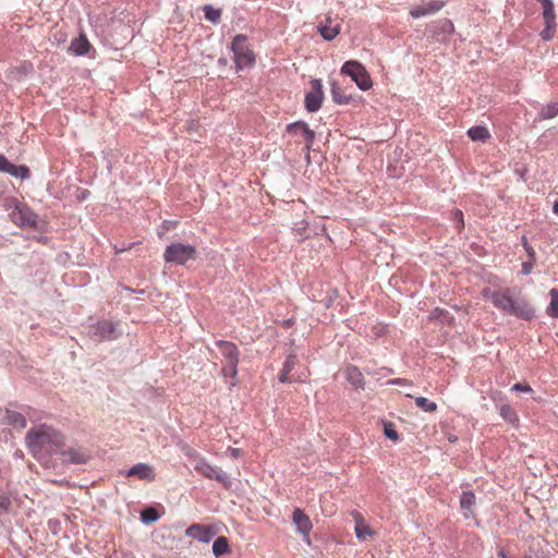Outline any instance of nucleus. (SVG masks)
I'll list each match as a JSON object with an SVG mask.
<instances>
[{
    "mask_svg": "<svg viewBox=\"0 0 558 558\" xmlns=\"http://www.w3.org/2000/svg\"><path fill=\"white\" fill-rule=\"evenodd\" d=\"M218 531L213 525H206L201 523L191 524L184 532L185 536L192 537L201 543H209Z\"/></svg>",
    "mask_w": 558,
    "mask_h": 558,
    "instance_id": "9b49d317",
    "label": "nucleus"
},
{
    "mask_svg": "<svg viewBox=\"0 0 558 558\" xmlns=\"http://www.w3.org/2000/svg\"><path fill=\"white\" fill-rule=\"evenodd\" d=\"M229 385H230L231 387H233V386H235V385H236V383H235V381H231Z\"/></svg>",
    "mask_w": 558,
    "mask_h": 558,
    "instance_id": "4d7b16f0",
    "label": "nucleus"
},
{
    "mask_svg": "<svg viewBox=\"0 0 558 558\" xmlns=\"http://www.w3.org/2000/svg\"><path fill=\"white\" fill-rule=\"evenodd\" d=\"M466 134L472 141H480V142H485L486 140H488L490 137V133H489L488 129L483 125L471 126L468 130Z\"/></svg>",
    "mask_w": 558,
    "mask_h": 558,
    "instance_id": "5701e85b",
    "label": "nucleus"
},
{
    "mask_svg": "<svg viewBox=\"0 0 558 558\" xmlns=\"http://www.w3.org/2000/svg\"><path fill=\"white\" fill-rule=\"evenodd\" d=\"M14 202L15 206L9 215L11 221L21 228L34 227L38 216L27 205Z\"/></svg>",
    "mask_w": 558,
    "mask_h": 558,
    "instance_id": "1a4fd4ad",
    "label": "nucleus"
},
{
    "mask_svg": "<svg viewBox=\"0 0 558 558\" xmlns=\"http://www.w3.org/2000/svg\"><path fill=\"white\" fill-rule=\"evenodd\" d=\"M521 244H522L523 248L530 245L527 238L525 235L521 236Z\"/></svg>",
    "mask_w": 558,
    "mask_h": 558,
    "instance_id": "09e8293b",
    "label": "nucleus"
},
{
    "mask_svg": "<svg viewBox=\"0 0 558 558\" xmlns=\"http://www.w3.org/2000/svg\"><path fill=\"white\" fill-rule=\"evenodd\" d=\"M159 518V512L153 507H148L141 511V521L146 525L155 523Z\"/></svg>",
    "mask_w": 558,
    "mask_h": 558,
    "instance_id": "c85d7f7f",
    "label": "nucleus"
},
{
    "mask_svg": "<svg viewBox=\"0 0 558 558\" xmlns=\"http://www.w3.org/2000/svg\"><path fill=\"white\" fill-rule=\"evenodd\" d=\"M11 499L8 496L0 495V515L8 513L11 508Z\"/></svg>",
    "mask_w": 558,
    "mask_h": 558,
    "instance_id": "4c0bfd02",
    "label": "nucleus"
},
{
    "mask_svg": "<svg viewBox=\"0 0 558 558\" xmlns=\"http://www.w3.org/2000/svg\"><path fill=\"white\" fill-rule=\"evenodd\" d=\"M405 381V379H402V378H395V379H391L388 381V384L390 385H401Z\"/></svg>",
    "mask_w": 558,
    "mask_h": 558,
    "instance_id": "de8ad7c7",
    "label": "nucleus"
},
{
    "mask_svg": "<svg viewBox=\"0 0 558 558\" xmlns=\"http://www.w3.org/2000/svg\"><path fill=\"white\" fill-rule=\"evenodd\" d=\"M216 345L227 360V363H239L240 351L233 342L218 340L216 341Z\"/></svg>",
    "mask_w": 558,
    "mask_h": 558,
    "instance_id": "f3484780",
    "label": "nucleus"
},
{
    "mask_svg": "<svg viewBox=\"0 0 558 558\" xmlns=\"http://www.w3.org/2000/svg\"><path fill=\"white\" fill-rule=\"evenodd\" d=\"M415 404L424 412L430 413L437 410V404L425 397L415 398Z\"/></svg>",
    "mask_w": 558,
    "mask_h": 558,
    "instance_id": "2f4dec72",
    "label": "nucleus"
},
{
    "mask_svg": "<svg viewBox=\"0 0 558 558\" xmlns=\"http://www.w3.org/2000/svg\"><path fill=\"white\" fill-rule=\"evenodd\" d=\"M197 256L198 253L194 245L181 242L170 243L163 252V259L167 264L180 266H184L189 262L196 260Z\"/></svg>",
    "mask_w": 558,
    "mask_h": 558,
    "instance_id": "20e7f679",
    "label": "nucleus"
},
{
    "mask_svg": "<svg viewBox=\"0 0 558 558\" xmlns=\"http://www.w3.org/2000/svg\"><path fill=\"white\" fill-rule=\"evenodd\" d=\"M536 1L539 2L542 5V9H543L542 15H543L544 23H545V27L539 33V36L544 41H549L554 38L555 33H556V27H557L556 12H555V8H554V3L551 0H536Z\"/></svg>",
    "mask_w": 558,
    "mask_h": 558,
    "instance_id": "0eeeda50",
    "label": "nucleus"
},
{
    "mask_svg": "<svg viewBox=\"0 0 558 558\" xmlns=\"http://www.w3.org/2000/svg\"><path fill=\"white\" fill-rule=\"evenodd\" d=\"M524 251L526 252V254L529 256V260L536 262V253L531 245L524 247Z\"/></svg>",
    "mask_w": 558,
    "mask_h": 558,
    "instance_id": "a18cd8bd",
    "label": "nucleus"
},
{
    "mask_svg": "<svg viewBox=\"0 0 558 558\" xmlns=\"http://www.w3.org/2000/svg\"><path fill=\"white\" fill-rule=\"evenodd\" d=\"M511 390L518 392H531L532 387L526 383H517L512 386Z\"/></svg>",
    "mask_w": 558,
    "mask_h": 558,
    "instance_id": "ea45409f",
    "label": "nucleus"
},
{
    "mask_svg": "<svg viewBox=\"0 0 558 558\" xmlns=\"http://www.w3.org/2000/svg\"><path fill=\"white\" fill-rule=\"evenodd\" d=\"M88 194H89V191H87V190H83V191L81 192L80 198H81V199H84V198H86V197H87V195H88Z\"/></svg>",
    "mask_w": 558,
    "mask_h": 558,
    "instance_id": "3c124183",
    "label": "nucleus"
},
{
    "mask_svg": "<svg viewBox=\"0 0 558 558\" xmlns=\"http://www.w3.org/2000/svg\"><path fill=\"white\" fill-rule=\"evenodd\" d=\"M344 377L356 390H364L365 380L362 372L355 365H348L344 369Z\"/></svg>",
    "mask_w": 558,
    "mask_h": 558,
    "instance_id": "a211bd4d",
    "label": "nucleus"
},
{
    "mask_svg": "<svg viewBox=\"0 0 558 558\" xmlns=\"http://www.w3.org/2000/svg\"><path fill=\"white\" fill-rule=\"evenodd\" d=\"M230 50L233 52V61L236 72L254 66L256 61L255 53L247 44L246 35L236 34L231 41Z\"/></svg>",
    "mask_w": 558,
    "mask_h": 558,
    "instance_id": "7ed1b4c3",
    "label": "nucleus"
},
{
    "mask_svg": "<svg viewBox=\"0 0 558 558\" xmlns=\"http://www.w3.org/2000/svg\"><path fill=\"white\" fill-rule=\"evenodd\" d=\"M558 116V102H550L543 106L538 112V120H548Z\"/></svg>",
    "mask_w": 558,
    "mask_h": 558,
    "instance_id": "a878e982",
    "label": "nucleus"
},
{
    "mask_svg": "<svg viewBox=\"0 0 558 558\" xmlns=\"http://www.w3.org/2000/svg\"><path fill=\"white\" fill-rule=\"evenodd\" d=\"M57 525H58V521H52V520L49 521V526L51 530L54 531V529H57Z\"/></svg>",
    "mask_w": 558,
    "mask_h": 558,
    "instance_id": "603ef678",
    "label": "nucleus"
},
{
    "mask_svg": "<svg viewBox=\"0 0 558 558\" xmlns=\"http://www.w3.org/2000/svg\"><path fill=\"white\" fill-rule=\"evenodd\" d=\"M550 303L546 310V313L551 318H558V290L551 289L549 291Z\"/></svg>",
    "mask_w": 558,
    "mask_h": 558,
    "instance_id": "c756f323",
    "label": "nucleus"
},
{
    "mask_svg": "<svg viewBox=\"0 0 558 558\" xmlns=\"http://www.w3.org/2000/svg\"><path fill=\"white\" fill-rule=\"evenodd\" d=\"M499 414L507 423L511 425H517L519 423L517 413L509 404H502L499 408Z\"/></svg>",
    "mask_w": 558,
    "mask_h": 558,
    "instance_id": "393cba45",
    "label": "nucleus"
},
{
    "mask_svg": "<svg viewBox=\"0 0 558 558\" xmlns=\"http://www.w3.org/2000/svg\"><path fill=\"white\" fill-rule=\"evenodd\" d=\"M448 315H449V312L447 310H444V308H440V307H436L432 312V317L436 318V319H447Z\"/></svg>",
    "mask_w": 558,
    "mask_h": 558,
    "instance_id": "58836bf2",
    "label": "nucleus"
},
{
    "mask_svg": "<svg viewBox=\"0 0 558 558\" xmlns=\"http://www.w3.org/2000/svg\"><path fill=\"white\" fill-rule=\"evenodd\" d=\"M13 166L14 163H12L7 157L0 155V172L9 174Z\"/></svg>",
    "mask_w": 558,
    "mask_h": 558,
    "instance_id": "e433bc0d",
    "label": "nucleus"
},
{
    "mask_svg": "<svg viewBox=\"0 0 558 558\" xmlns=\"http://www.w3.org/2000/svg\"><path fill=\"white\" fill-rule=\"evenodd\" d=\"M90 49L92 45L87 37L81 34L78 37L72 39L68 51L73 56L83 57L86 56Z\"/></svg>",
    "mask_w": 558,
    "mask_h": 558,
    "instance_id": "6ab92c4d",
    "label": "nucleus"
},
{
    "mask_svg": "<svg viewBox=\"0 0 558 558\" xmlns=\"http://www.w3.org/2000/svg\"><path fill=\"white\" fill-rule=\"evenodd\" d=\"M331 303H332V299H331V298H329V299L327 300V302H326V306H327V307H329V306L331 305Z\"/></svg>",
    "mask_w": 558,
    "mask_h": 558,
    "instance_id": "5fc2aeb1",
    "label": "nucleus"
},
{
    "mask_svg": "<svg viewBox=\"0 0 558 558\" xmlns=\"http://www.w3.org/2000/svg\"><path fill=\"white\" fill-rule=\"evenodd\" d=\"M318 32L325 40L330 41L333 38H336L337 35L340 33V25H336V26L320 25V26H318Z\"/></svg>",
    "mask_w": 558,
    "mask_h": 558,
    "instance_id": "cd10ccee",
    "label": "nucleus"
},
{
    "mask_svg": "<svg viewBox=\"0 0 558 558\" xmlns=\"http://www.w3.org/2000/svg\"><path fill=\"white\" fill-rule=\"evenodd\" d=\"M5 420H7L8 424L12 425L13 427H17L21 429L26 427V418L20 412L8 409L5 411Z\"/></svg>",
    "mask_w": 558,
    "mask_h": 558,
    "instance_id": "4be33fe9",
    "label": "nucleus"
},
{
    "mask_svg": "<svg viewBox=\"0 0 558 558\" xmlns=\"http://www.w3.org/2000/svg\"><path fill=\"white\" fill-rule=\"evenodd\" d=\"M553 211H554L555 215L558 216V199L554 203Z\"/></svg>",
    "mask_w": 558,
    "mask_h": 558,
    "instance_id": "864d4df0",
    "label": "nucleus"
},
{
    "mask_svg": "<svg viewBox=\"0 0 558 558\" xmlns=\"http://www.w3.org/2000/svg\"><path fill=\"white\" fill-rule=\"evenodd\" d=\"M384 435L392 441H398L400 438L393 423L387 421H384Z\"/></svg>",
    "mask_w": 558,
    "mask_h": 558,
    "instance_id": "473e14b6",
    "label": "nucleus"
},
{
    "mask_svg": "<svg viewBox=\"0 0 558 558\" xmlns=\"http://www.w3.org/2000/svg\"><path fill=\"white\" fill-rule=\"evenodd\" d=\"M89 333L97 341H110L117 339V324L112 320H100L90 326Z\"/></svg>",
    "mask_w": 558,
    "mask_h": 558,
    "instance_id": "9d476101",
    "label": "nucleus"
},
{
    "mask_svg": "<svg viewBox=\"0 0 558 558\" xmlns=\"http://www.w3.org/2000/svg\"><path fill=\"white\" fill-rule=\"evenodd\" d=\"M227 453H228L230 457H232V458H234V459H238V458H240V457L242 456L243 451H242V449H240V448L229 447V448L227 449Z\"/></svg>",
    "mask_w": 558,
    "mask_h": 558,
    "instance_id": "37998d69",
    "label": "nucleus"
},
{
    "mask_svg": "<svg viewBox=\"0 0 558 558\" xmlns=\"http://www.w3.org/2000/svg\"><path fill=\"white\" fill-rule=\"evenodd\" d=\"M125 475L128 477L135 476L142 481H147V482H151L156 477L153 466H150L147 463H142V462L136 463L132 468H130L125 472Z\"/></svg>",
    "mask_w": 558,
    "mask_h": 558,
    "instance_id": "dca6fc26",
    "label": "nucleus"
},
{
    "mask_svg": "<svg viewBox=\"0 0 558 558\" xmlns=\"http://www.w3.org/2000/svg\"><path fill=\"white\" fill-rule=\"evenodd\" d=\"M311 89L305 93L304 108L307 112H317L323 105L324 100V88L320 78H312L310 81Z\"/></svg>",
    "mask_w": 558,
    "mask_h": 558,
    "instance_id": "6e6552de",
    "label": "nucleus"
},
{
    "mask_svg": "<svg viewBox=\"0 0 558 558\" xmlns=\"http://www.w3.org/2000/svg\"><path fill=\"white\" fill-rule=\"evenodd\" d=\"M218 64L221 66H226L228 64V60L226 58H219Z\"/></svg>",
    "mask_w": 558,
    "mask_h": 558,
    "instance_id": "8fccbe9b",
    "label": "nucleus"
},
{
    "mask_svg": "<svg viewBox=\"0 0 558 558\" xmlns=\"http://www.w3.org/2000/svg\"><path fill=\"white\" fill-rule=\"evenodd\" d=\"M289 374L290 373H284V371L281 369L280 373L278 374V380L282 384L291 383L292 378L289 377Z\"/></svg>",
    "mask_w": 558,
    "mask_h": 558,
    "instance_id": "c03bdc74",
    "label": "nucleus"
},
{
    "mask_svg": "<svg viewBox=\"0 0 558 558\" xmlns=\"http://www.w3.org/2000/svg\"><path fill=\"white\" fill-rule=\"evenodd\" d=\"M330 94L332 101L337 105H348L352 100V96L345 95L336 81L330 84Z\"/></svg>",
    "mask_w": 558,
    "mask_h": 558,
    "instance_id": "412c9836",
    "label": "nucleus"
},
{
    "mask_svg": "<svg viewBox=\"0 0 558 558\" xmlns=\"http://www.w3.org/2000/svg\"><path fill=\"white\" fill-rule=\"evenodd\" d=\"M444 31H448V32H452L453 31V24L451 21H445V24H444V27H442Z\"/></svg>",
    "mask_w": 558,
    "mask_h": 558,
    "instance_id": "49530a36",
    "label": "nucleus"
},
{
    "mask_svg": "<svg viewBox=\"0 0 558 558\" xmlns=\"http://www.w3.org/2000/svg\"><path fill=\"white\" fill-rule=\"evenodd\" d=\"M287 132L291 135L301 134L305 138V148L308 151L315 141V132L310 129L305 121H295L287 125Z\"/></svg>",
    "mask_w": 558,
    "mask_h": 558,
    "instance_id": "ddd939ff",
    "label": "nucleus"
},
{
    "mask_svg": "<svg viewBox=\"0 0 558 558\" xmlns=\"http://www.w3.org/2000/svg\"><path fill=\"white\" fill-rule=\"evenodd\" d=\"M58 454L62 457L63 462L71 464H84L89 460V454L81 447L65 449L64 446Z\"/></svg>",
    "mask_w": 558,
    "mask_h": 558,
    "instance_id": "4468645a",
    "label": "nucleus"
},
{
    "mask_svg": "<svg viewBox=\"0 0 558 558\" xmlns=\"http://www.w3.org/2000/svg\"><path fill=\"white\" fill-rule=\"evenodd\" d=\"M453 220L456 221V223H457V228H458V229H461V228H463V227H464L463 214H462V211H461V210L456 209V210L453 211Z\"/></svg>",
    "mask_w": 558,
    "mask_h": 558,
    "instance_id": "a19ab883",
    "label": "nucleus"
},
{
    "mask_svg": "<svg viewBox=\"0 0 558 558\" xmlns=\"http://www.w3.org/2000/svg\"><path fill=\"white\" fill-rule=\"evenodd\" d=\"M292 521L296 527V531L302 534L310 543V532L312 531L313 524L307 514L300 508H295L292 512Z\"/></svg>",
    "mask_w": 558,
    "mask_h": 558,
    "instance_id": "2eb2a0df",
    "label": "nucleus"
},
{
    "mask_svg": "<svg viewBox=\"0 0 558 558\" xmlns=\"http://www.w3.org/2000/svg\"><path fill=\"white\" fill-rule=\"evenodd\" d=\"M296 364V355L295 354H289L283 363V366L281 369L284 371V373H291Z\"/></svg>",
    "mask_w": 558,
    "mask_h": 558,
    "instance_id": "f704fd0d",
    "label": "nucleus"
},
{
    "mask_svg": "<svg viewBox=\"0 0 558 558\" xmlns=\"http://www.w3.org/2000/svg\"><path fill=\"white\" fill-rule=\"evenodd\" d=\"M340 73L349 76L361 90H368L373 86L371 75L366 68L359 61H345L340 69Z\"/></svg>",
    "mask_w": 558,
    "mask_h": 558,
    "instance_id": "423d86ee",
    "label": "nucleus"
},
{
    "mask_svg": "<svg viewBox=\"0 0 558 558\" xmlns=\"http://www.w3.org/2000/svg\"><path fill=\"white\" fill-rule=\"evenodd\" d=\"M221 372L225 377L234 378L238 374V363H227Z\"/></svg>",
    "mask_w": 558,
    "mask_h": 558,
    "instance_id": "72a5a7b5",
    "label": "nucleus"
},
{
    "mask_svg": "<svg viewBox=\"0 0 558 558\" xmlns=\"http://www.w3.org/2000/svg\"><path fill=\"white\" fill-rule=\"evenodd\" d=\"M25 442L37 460L58 454L64 447V436L48 425L32 427L25 436Z\"/></svg>",
    "mask_w": 558,
    "mask_h": 558,
    "instance_id": "f257e3e1",
    "label": "nucleus"
},
{
    "mask_svg": "<svg viewBox=\"0 0 558 558\" xmlns=\"http://www.w3.org/2000/svg\"><path fill=\"white\" fill-rule=\"evenodd\" d=\"M522 558H532V556L531 555H524V557H522Z\"/></svg>",
    "mask_w": 558,
    "mask_h": 558,
    "instance_id": "13d9d810",
    "label": "nucleus"
},
{
    "mask_svg": "<svg viewBox=\"0 0 558 558\" xmlns=\"http://www.w3.org/2000/svg\"><path fill=\"white\" fill-rule=\"evenodd\" d=\"M489 300L504 314L513 315L524 320L535 317L533 306L524 298L514 300L509 288L490 292Z\"/></svg>",
    "mask_w": 558,
    "mask_h": 558,
    "instance_id": "f03ea898",
    "label": "nucleus"
},
{
    "mask_svg": "<svg viewBox=\"0 0 558 558\" xmlns=\"http://www.w3.org/2000/svg\"><path fill=\"white\" fill-rule=\"evenodd\" d=\"M536 262H532V260H526L524 263H522V269H521V272L522 275H530L533 270V267L535 265Z\"/></svg>",
    "mask_w": 558,
    "mask_h": 558,
    "instance_id": "79ce46f5",
    "label": "nucleus"
},
{
    "mask_svg": "<svg viewBox=\"0 0 558 558\" xmlns=\"http://www.w3.org/2000/svg\"><path fill=\"white\" fill-rule=\"evenodd\" d=\"M448 440H449L450 442H453V441H456V440H457V437H454V436H449V437H448Z\"/></svg>",
    "mask_w": 558,
    "mask_h": 558,
    "instance_id": "6e6d98bb",
    "label": "nucleus"
},
{
    "mask_svg": "<svg viewBox=\"0 0 558 558\" xmlns=\"http://www.w3.org/2000/svg\"><path fill=\"white\" fill-rule=\"evenodd\" d=\"M205 19L213 24H218L221 21V10L214 8L211 4H206L203 8Z\"/></svg>",
    "mask_w": 558,
    "mask_h": 558,
    "instance_id": "bb28decb",
    "label": "nucleus"
},
{
    "mask_svg": "<svg viewBox=\"0 0 558 558\" xmlns=\"http://www.w3.org/2000/svg\"><path fill=\"white\" fill-rule=\"evenodd\" d=\"M229 553L230 546L228 538L225 536H218L213 543V554L218 558Z\"/></svg>",
    "mask_w": 558,
    "mask_h": 558,
    "instance_id": "b1692460",
    "label": "nucleus"
},
{
    "mask_svg": "<svg viewBox=\"0 0 558 558\" xmlns=\"http://www.w3.org/2000/svg\"><path fill=\"white\" fill-rule=\"evenodd\" d=\"M476 497L472 490H464L460 497V507L462 514L465 519H469L472 514V509L475 505Z\"/></svg>",
    "mask_w": 558,
    "mask_h": 558,
    "instance_id": "aec40b11",
    "label": "nucleus"
},
{
    "mask_svg": "<svg viewBox=\"0 0 558 558\" xmlns=\"http://www.w3.org/2000/svg\"><path fill=\"white\" fill-rule=\"evenodd\" d=\"M372 534V530L367 525L356 524L355 536L357 539H364L367 535Z\"/></svg>",
    "mask_w": 558,
    "mask_h": 558,
    "instance_id": "c9c22d12",
    "label": "nucleus"
},
{
    "mask_svg": "<svg viewBox=\"0 0 558 558\" xmlns=\"http://www.w3.org/2000/svg\"><path fill=\"white\" fill-rule=\"evenodd\" d=\"M9 174L14 178H20L22 180H26L31 177V170L25 165H19V166L14 165Z\"/></svg>",
    "mask_w": 558,
    "mask_h": 558,
    "instance_id": "7c9ffc66",
    "label": "nucleus"
},
{
    "mask_svg": "<svg viewBox=\"0 0 558 558\" xmlns=\"http://www.w3.org/2000/svg\"><path fill=\"white\" fill-rule=\"evenodd\" d=\"M444 7V2L441 0H425L420 4H416L411 8L410 15L413 19H421L426 15H432L437 13Z\"/></svg>",
    "mask_w": 558,
    "mask_h": 558,
    "instance_id": "f8f14e48",
    "label": "nucleus"
},
{
    "mask_svg": "<svg viewBox=\"0 0 558 558\" xmlns=\"http://www.w3.org/2000/svg\"><path fill=\"white\" fill-rule=\"evenodd\" d=\"M193 462V469L195 472L202 474L208 480H216L228 490L232 488V480L222 469L216 465H211L203 457H196Z\"/></svg>",
    "mask_w": 558,
    "mask_h": 558,
    "instance_id": "39448f33",
    "label": "nucleus"
}]
</instances>
